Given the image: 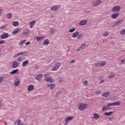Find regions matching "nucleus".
<instances>
[{"label":"nucleus","instance_id":"ddd939ff","mask_svg":"<svg viewBox=\"0 0 125 125\" xmlns=\"http://www.w3.org/2000/svg\"><path fill=\"white\" fill-rule=\"evenodd\" d=\"M44 39H45V36H40L36 38L37 42H42Z\"/></svg>","mask_w":125,"mask_h":125},{"label":"nucleus","instance_id":"bb28decb","mask_svg":"<svg viewBox=\"0 0 125 125\" xmlns=\"http://www.w3.org/2000/svg\"><path fill=\"white\" fill-rule=\"evenodd\" d=\"M6 18L9 20L11 19L12 18V14L11 13H8L6 15Z\"/></svg>","mask_w":125,"mask_h":125},{"label":"nucleus","instance_id":"c756f323","mask_svg":"<svg viewBox=\"0 0 125 125\" xmlns=\"http://www.w3.org/2000/svg\"><path fill=\"white\" fill-rule=\"evenodd\" d=\"M43 43L44 45H47L49 44V41L48 39H46L43 42Z\"/></svg>","mask_w":125,"mask_h":125},{"label":"nucleus","instance_id":"4c0bfd02","mask_svg":"<svg viewBox=\"0 0 125 125\" xmlns=\"http://www.w3.org/2000/svg\"><path fill=\"white\" fill-rule=\"evenodd\" d=\"M108 109H109V107H107V106H104L102 108V111L103 112H105V111H107V110H108Z\"/></svg>","mask_w":125,"mask_h":125},{"label":"nucleus","instance_id":"473e14b6","mask_svg":"<svg viewBox=\"0 0 125 125\" xmlns=\"http://www.w3.org/2000/svg\"><path fill=\"white\" fill-rule=\"evenodd\" d=\"M13 26L14 27H17V26L19 25V22L18 21H13L12 23Z\"/></svg>","mask_w":125,"mask_h":125},{"label":"nucleus","instance_id":"bf43d9fd","mask_svg":"<svg viewBox=\"0 0 125 125\" xmlns=\"http://www.w3.org/2000/svg\"><path fill=\"white\" fill-rule=\"evenodd\" d=\"M2 107V103L0 102V108H1Z\"/></svg>","mask_w":125,"mask_h":125},{"label":"nucleus","instance_id":"a19ab883","mask_svg":"<svg viewBox=\"0 0 125 125\" xmlns=\"http://www.w3.org/2000/svg\"><path fill=\"white\" fill-rule=\"evenodd\" d=\"M76 31V28H72L69 30V33H73V32H75Z\"/></svg>","mask_w":125,"mask_h":125},{"label":"nucleus","instance_id":"8fccbe9b","mask_svg":"<svg viewBox=\"0 0 125 125\" xmlns=\"http://www.w3.org/2000/svg\"><path fill=\"white\" fill-rule=\"evenodd\" d=\"M84 85H86L88 83L87 81H85L83 82Z\"/></svg>","mask_w":125,"mask_h":125},{"label":"nucleus","instance_id":"58836bf2","mask_svg":"<svg viewBox=\"0 0 125 125\" xmlns=\"http://www.w3.org/2000/svg\"><path fill=\"white\" fill-rule=\"evenodd\" d=\"M4 81V77H0V83H2Z\"/></svg>","mask_w":125,"mask_h":125},{"label":"nucleus","instance_id":"e433bc0d","mask_svg":"<svg viewBox=\"0 0 125 125\" xmlns=\"http://www.w3.org/2000/svg\"><path fill=\"white\" fill-rule=\"evenodd\" d=\"M120 35H125V29H122L120 31Z\"/></svg>","mask_w":125,"mask_h":125},{"label":"nucleus","instance_id":"393cba45","mask_svg":"<svg viewBox=\"0 0 125 125\" xmlns=\"http://www.w3.org/2000/svg\"><path fill=\"white\" fill-rule=\"evenodd\" d=\"M19 83H20V81H19V79H17L16 81H15L14 83L15 86H18V85H19Z\"/></svg>","mask_w":125,"mask_h":125},{"label":"nucleus","instance_id":"4be33fe9","mask_svg":"<svg viewBox=\"0 0 125 125\" xmlns=\"http://www.w3.org/2000/svg\"><path fill=\"white\" fill-rule=\"evenodd\" d=\"M79 34L80 32L76 31L72 34V37L74 38H77V37H78V36H79Z\"/></svg>","mask_w":125,"mask_h":125},{"label":"nucleus","instance_id":"2eb2a0df","mask_svg":"<svg viewBox=\"0 0 125 125\" xmlns=\"http://www.w3.org/2000/svg\"><path fill=\"white\" fill-rule=\"evenodd\" d=\"M86 23H87V20H82L79 22V25H80V26H84Z\"/></svg>","mask_w":125,"mask_h":125},{"label":"nucleus","instance_id":"f3484780","mask_svg":"<svg viewBox=\"0 0 125 125\" xmlns=\"http://www.w3.org/2000/svg\"><path fill=\"white\" fill-rule=\"evenodd\" d=\"M29 64V60H26L24 61L22 63V67L23 68H25V67L27 66V65Z\"/></svg>","mask_w":125,"mask_h":125},{"label":"nucleus","instance_id":"c9c22d12","mask_svg":"<svg viewBox=\"0 0 125 125\" xmlns=\"http://www.w3.org/2000/svg\"><path fill=\"white\" fill-rule=\"evenodd\" d=\"M17 72H18V69H15L14 70H13L12 71H11L10 74H11V75L13 74H16V73H17Z\"/></svg>","mask_w":125,"mask_h":125},{"label":"nucleus","instance_id":"20e7f679","mask_svg":"<svg viewBox=\"0 0 125 125\" xmlns=\"http://www.w3.org/2000/svg\"><path fill=\"white\" fill-rule=\"evenodd\" d=\"M19 65H20V63L17 62V61H15L13 62L12 68H13V69H15V68H18Z\"/></svg>","mask_w":125,"mask_h":125},{"label":"nucleus","instance_id":"7c9ffc66","mask_svg":"<svg viewBox=\"0 0 125 125\" xmlns=\"http://www.w3.org/2000/svg\"><path fill=\"white\" fill-rule=\"evenodd\" d=\"M108 78L109 79H113V78H115V74L113 72H111L108 76Z\"/></svg>","mask_w":125,"mask_h":125},{"label":"nucleus","instance_id":"412c9836","mask_svg":"<svg viewBox=\"0 0 125 125\" xmlns=\"http://www.w3.org/2000/svg\"><path fill=\"white\" fill-rule=\"evenodd\" d=\"M29 33H30V30L28 29H27L26 31H24L22 33V34L23 36H28V35H29Z\"/></svg>","mask_w":125,"mask_h":125},{"label":"nucleus","instance_id":"79ce46f5","mask_svg":"<svg viewBox=\"0 0 125 125\" xmlns=\"http://www.w3.org/2000/svg\"><path fill=\"white\" fill-rule=\"evenodd\" d=\"M82 38H83V35L82 34L78 35V36H77V40H81Z\"/></svg>","mask_w":125,"mask_h":125},{"label":"nucleus","instance_id":"ea45409f","mask_svg":"<svg viewBox=\"0 0 125 125\" xmlns=\"http://www.w3.org/2000/svg\"><path fill=\"white\" fill-rule=\"evenodd\" d=\"M50 75V73H47V74H44L43 76L45 77V79H46V78H48Z\"/></svg>","mask_w":125,"mask_h":125},{"label":"nucleus","instance_id":"aec40b11","mask_svg":"<svg viewBox=\"0 0 125 125\" xmlns=\"http://www.w3.org/2000/svg\"><path fill=\"white\" fill-rule=\"evenodd\" d=\"M36 20H34V21H31L29 22L30 28H33V27H34V25H35V24H36Z\"/></svg>","mask_w":125,"mask_h":125},{"label":"nucleus","instance_id":"9b49d317","mask_svg":"<svg viewBox=\"0 0 125 125\" xmlns=\"http://www.w3.org/2000/svg\"><path fill=\"white\" fill-rule=\"evenodd\" d=\"M120 13H113L111 15V18H112V19H117Z\"/></svg>","mask_w":125,"mask_h":125},{"label":"nucleus","instance_id":"13d9d810","mask_svg":"<svg viewBox=\"0 0 125 125\" xmlns=\"http://www.w3.org/2000/svg\"><path fill=\"white\" fill-rule=\"evenodd\" d=\"M104 83V81L103 80H102L101 81V82H100L99 83Z\"/></svg>","mask_w":125,"mask_h":125},{"label":"nucleus","instance_id":"39448f33","mask_svg":"<svg viewBox=\"0 0 125 125\" xmlns=\"http://www.w3.org/2000/svg\"><path fill=\"white\" fill-rule=\"evenodd\" d=\"M102 2L101 0H97L96 1L92 3V6L94 7L98 6Z\"/></svg>","mask_w":125,"mask_h":125},{"label":"nucleus","instance_id":"864d4df0","mask_svg":"<svg viewBox=\"0 0 125 125\" xmlns=\"http://www.w3.org/2000/svg\"><path fill=\"white\" fill-rule=\"evenodd\" d=\"M113 119H114V116L109 118V121H113Z\"/></svg>","mask_w":125,"mask_h":125},{"label":"nucleus","instance_id":"37998d69","mask_svg":"<svg viewBox=\"0 0 125 125\" xmlns=\"http://www.w3.org/2000/svg\"><path fill=\"white\" fill-rule=\"evenodd\" d=\"M18 61H19V62H22V61H23V58L22 57H20L18 59Z\"/></svg>","mask_w":125,"mask_h":125},{"label":"nucleus","instance_id":"5701e85b","mask_svg":"<svg viewBox=\"0 0 125 125\" xmlns=\"http://www.w3.org/2000/svg\"><path fill=\"white\" fill-rule=\"evenodd\" d=\"M7 26H8V24H4L3 25H1L0 27V30H5V29H6V28H7Z\"/></svg>","mask_w":125,"mask_h":125},{"label":"nucleus","instance_id":"9d476101","mask_svg":"<svg viewBox=\"0 0 125 125\" xmlns=\"http://www.w3.org/2000/svg\"><path fill=\"white\" fill-rule=\"evenodd\" d=\"M73 119H74V117H73V116L67 117L66 118V119L65 120V122L66 123H64V125H67V124H68L69 123V122H70V121H72V120H73Z\"/></svg>","mask_w":125,"mask_h":125},{"label":"nucleus","instance_id":"6e6d98bb","mask_svg":"<svg viewBox=\"0 0 125 125\" xmlns=\"http://www.w3.org/2000/svg\"><path fill=\"white\" fill-rule=\"evenodd\" d=\"M70 63L71 64L73 63H75V60H72L70 62Z\"/></svg>","mask_w":125,"mask_h":125},{"label":"nucleus","instance_id":"cd10ccee","mask_svg":"<svg viewBox=\"0 0 125 125\" xmlns=\"http://www.w3.org/2000/svg\"><path fill=\"white\" fill-rule=\"evenodd\" d=\"M26 42V40H21L19 42V44L21 46L23 45V44H24V43H25Z\"/></svg>","mask_w":125,"mask_h":125},{"label":"nucleus","instance_id":"69168bd1","mask_svg":"<svg viewBox=\"0 0 125 125\" xmlns=\"http://www.w3.org/2000/svg\"><path fill=\"white\" fill-rule=\"evenodd\" d=\"M0 55H1V54H0Z\"/></svg>","mask_w":125,"mask_h":125},{"label":"nucleus","instance_id":"7ed1b4c3","mask_svg":"<svg viewBox=\"0 0 125 125\" xmlns=\"http://www.w3.org/2000/svg\"><path fill=\"white\" fill-rule=\"evenodd\" d=\"M121 6L117 5L114 6L112 9V12H119L121 10Z\"/></svg>","mask_w":125,"mask_h":125},{"label":"nucleus","instance_id":"1a4fd4ad","mask_svg":"<svg viewBox=\"0 0 125 125\" xmlns=\"http://www.w3.org/2000/svg\"><path fill=\"white\" fill-rule=\"evenodd\" d=\"M88 45H86L85 43H83L82 45L77 49V51H80V50H83V49H84L85 47H87Z\"/></svg>","mask_w":125,"mask_h":125},{"label":"nucleus","instance_id":"052dcab7","mask_svg":"<svg viewBox=\"0 0 125 125\" xmlns=\"http://www.w3.org/2000/svg\"><path fill=\"white\" fill-rule=\"evenodd\" d=\"M17 123H18V121H15V123H14L15 125H16V124H17Z\"/></svg>","mask_w":125,"mask_h":125},{"label":"nucleus","instance_id":"72a5a7b5","mask_svg":"<svg viewBox=\"0 0 125 125\" xmlns=\"http://www.w3.org/2000/svg\"><path fill=\"white\" fill-rule=\"evenodd\" d=\"M103 36H104V37H108L109 36V32L105 31L103 33Z\"/></svg>","mask_w":125,"mask_h":125},{"label":"nucleus","instance_id":"a878e982","mask_svg":"<svg viewBox=\"0 0 125 125\" xmlns=\"http://www.w3.org/2000/svg\"><path fill=\"white\" fill-rule=\"evenodd\" d=\"M21 31V28H19V29H16L14 31H13L12 34L13 35H16V34H18L19 32Z\"/></svg>","mask_w":125,"mask_h":125},{"label":"nucleus","instance_id":"4d7b16f0","mask_svg":"<svg viewBox=\"0 0 125 125\" xmlns=\"http://www.w3.org/2000/svg\"><path fill=\"white\" fill-rule=\"evenodd\" d=\"M60 94H61V92L59 91V92H57V96L59 95Z\"/></svg>","mask_w":125,"mask_h":125},{"label":"nucleus","instance_id":"6ab92c4d","mask_svg":"<svg viewBox=\"0 0 125 125\" xmlns=\"http://www.w3.org/2000/svg\"><path fill=\"white\" fill-rule=\"evenodd\" d=\"M102 96L105 98L109 97V96H110V92H105L104 93L102 94Z\"/></svg>","mask_w":125,"mask_h":125},{"label":"nucleus","instance_id":"680f3d73","mask_svg":"<svg viewBox=\"0 0 125 125\" xmlns=\"http://www.w3.org/2000/svg\"><path fill=\"white\" fill-rule=\"evenodd\" d=\"M19 55H20V53L17 54V56H19Z\"/></svg>","mask_w":125,"mask_h":125},{"label":"nucleus","instance_id":"0e129e2a","mask_svg":"<svg viewBox=\"0 0 125 125\" xmlns=\"http://www.w3.org/2000/svg\"><path fill=\"white\" fill-rule=\"evenodd\" d=\"M16 56H17V55L15 56L14 57V58H15L16 57Z\"/></svg>","mask_w":125,"mask_h":125},{"label":"nucleus","instance_id":"a18cd8bd","mask_svg":"<svg viewBox=\"0 0 125 125\" xmlns=\"http://www.w3.org/2000/svg\"><path fill=\"white\" fill-rule=\"evenodd\" d=\"M18 122V125H24L23 123H22V122H21V120H19Z\"/></svg>","mask_w":125,"mask_h":125},{"label":"nucleus","instance_id":"0eeeda50","mask_svg":"<svg viewBox=\"0 0 125 125\" xmlns=\"http://www.w3.org/2000/svg\"><path fill=\"white\" fill-rule=\"evenodd\" d=\"M61 64L59 62H57L56 64L55 65V66L52 68V71H57L58 69H59V67H60Z\"/></svg>","mask_w":125,"mask_h":125},{"label":"nucleus","instance_id":"b1692460","mask_svg":"<svg viewBox=\"0 0 125 125\" xmlns=\"http://www.w3.org/2000/svg\"><path fill=\"white\" fill-rule=\"evenodd\" d=\"M99 118V115L97 114V113H93L92 119H95V120Z\"/></svg>","mask_w":125,"mask_h":125},{"label":"nucleus","instance_id":"e2e57ef3","mask_svg":"<svg viewBox=\"0 0 125 125\" xmlns=\"http://www.w3.org/2000/svg\"><path fill=\"white\" fill-rule=\"evenodd\" d=\"M97 93L99 94L100 93V92H97Z\"/></svg>","mask_w":125,"mask_h":125},{"label":"nucleus","instance_id":"a211bd4d","mask_svg":"<svg viewBox=\"0 0 125 125\" xmlns=\"http://www.w3.org/2000/svg\"><path fill=\"white\" fill-rule=\"evenodd\" d=\"M47 87L49 88L50 89H53L55 88V83L49 84L47 85Z\"/></svg>","mask_w":125,"mask_h":125},{"label":"nucleus","instance_id":"dca6fc26","mask_svg":"<svg viewBox=\"0 0 125 125\" xmlns=\"http://www.w3.org/2000/svg\"><path fill=\"white\" fill-rule=\"evenodd\" d=\"M36 80L38 81L39 82L42 81V74H39L36 77Z\"/></svg>","mask_w":125,"mask_h":125},{"label":"nucleus","instance_id":"c85d7f7f","mask_svg":"<svg viewBox=\"0 0 125 125\" xmlns=\"http://www.w3.org/2000/svg\"><path fill=\"white\" fill-rule=\"evenodd\" d=\"M33 89H34V85H30L28 86V91H32V90H33Z\"/></svg>","mask_w":125,"mask_h":125},{"label":"nucleus","instance_id":"4468645a","mask_svg":"<svg viewBox=\"0 0 125 125\" xmlns=\"http://www.w3.org/2000/svg\"><path fill=\"white\" fill-rule=\"evenodd\" d=\"M9 37V34L7 33H4L1 36V39H7Z\"/></svg>","mask_w":125,"mask_h":125},{"label":"nucleus","instance_id":"f8f14e48","mask_svg":"<svg viewBox=\"0 0 125 125\" xmlns=\"http://www.w3.org/2000/svg\"><path fill=\"white\" fill-rule=\"evenodd\" d=\"M123 20H120L116 22H115V24L112 26V27H115V26H120L122 23H123Z\"/></svg>","mask_w":125,"mask_h":125},{"label":"nucleus","instance_id":"2f4dec72","mask_svg":"<svg viewBox=\"0 0 125 125\" xmlns=\"http://www.w3.org/2000/svg\"><path fill=\"white\" fill-rule=\"evenodd\" d=\"M106 65V62L103 61V62H100V66L101 67H103Z\"/></svg>","mask_w":125,"mask_h":125},{"label":"nucleus","instance_id":"6e6552de","mask_svg":"<svg viewBox=\"0 0 125 125\" xmlns=\"http://www.w3.org/2000/svg\"><path fill=\"white\" fill-rule=\"evenodd\" d=\"M45 81L47 82V83H54V82H55V81L52 79V77H46V79H45Z\"/></svg>","mask_w":125,"mask_h":125},{"label":"nucleus","instance_id":"423d86ee","mask_svg":"<svg viewBox=\"0 0 125 125\" xmlns=\"http://www.w3.org/2000/svg\"><path fill=\"white\" fill-rule=\"evenodd\" d=\"M60 7H61L59 6V5H55L51 7V11H53L54 12H55V11H56L57 10H58V9H59Z\"/></svg>","mask_w":125,"mask_h":125},{"label":"nucleus","instance_id":"49530a36","mask_svg":"<svg viewBox=\"0 0 125 125\" xmlns=\"http://www.w3.org/2000/svg\"><path fill=\"white\" fill-rule=\"evenodd\" d=\"M55 31V30L53 28H51L50 32L51 34H53V33H54Z\"/></svg>","mask_w":125,"mask_h":125},{"label":"nucleus","instance_id":"de8ad7c7","mask_svg":"<svg viewBox=\"0 0 125 125\" xmlns=\"http://www.w3.org/2000/svg\"><path fill=\"white\" fill-rule=\"evenodd\" d=\"M2 12H3V10L2 9H0V16L2 15Z\"/></svg>","mask_w":125,"mask_h":125},{"label":"nucleus","instance_id":"3c124183","mask_svg":"<svg viewBox=\"0 0 125 125\" xmlns=\"http://www.w3.org/2000/svg\"><path fill=\"white\" fill-rule=\"evenodd\" d=\"M20 55H24L25 54H26V52H23L21 53H20Z\"/></svg>","mask_w":125,"mask_h":125},{"label":"nucleus","instance_id":"603ef678","mask_svg":"<svg viewBox=\"0 0 125 125\" xmlns=\"http://www.w3.org/2000/svg\"><path fill=\"white\" fill-rule=\"evenodd\" d=\"M121 63L122 64H125V59L121 60Z\"/></svg>","mask_w":125,"mask_h":125},{"label":"nucleus","instance_id":"f257e3e1","mask_svg":"<svg viewBox=\"0 0 125 125\" xmlns=\"http://www.w3.org/2000/svg\"><path fill=\"white\" fill-rule=\"evenodd\" d=\"M121 103L120 102H116L114 103H110L107 104V106L110 107V106H120Z\"/></svg>","mask_w":125,"mask_h":125},{"label":"nucleus","instance_id":"f704fd0d","mask_svg":"<svg viewBox=\"0 0 125 125\" xmlns=\"http://www.w3.org/2000/svg\"><path fill=\"white\" fill-rule=\"evenodd\" d=\"M113 113H114V112H113V111H111L109 112H105L104 115L105 116H110V115H112V114H113Z\"/></svg>","mask_w":125,"mask_h":125},{"label":"nucleus","instance_id":"f03ea898","mask_svg":"<svg viewBox=\"0 0 125 125\" xmlns=\"http://www.w3.org/2000/svg\"><path fill=\"white\" fill-rule=\"evenodd\" d=\"M87 107V104H81L79 106L78 109L80 111H83Z\"/></svg>","mask_w":125,"mask_h":125},{"label":"nucleus","instance_id":"c03bdc74","mask_svg":"<svg viewBox=\"0 0 125 125\" xmlns=\"http://www.w3.org/2000/svg\"><path fill=\"white\" fill-rule=\"evenodd\" d=\"M95 65L96 66V67H99V66H100V62H98L95 63Z\"/></svg>","mask_w":125,"mask_h":125},{"label":"nucleus","instance_id":"5fc2aeb1","mask_svg":"<svg viewBox=\"0 0 125 125\" xmlns=\"http://www.w3.org/2000/svg\"><path fill=\"white\" fill-rule=\"evenodd\" d=\"M30 43H31V42H28L25 43V45H29V44H30Z\"/></svg>","mask_w":125,"mask_h":125},{"label":"nucleus","instance_id":"09e8293b","mask_svg":"<svg viewBox=\"0 0 125 125\" xmlns=\"http://www.w3.org/2000/svg\"><path fill=\"white\" fill-rule=\"evenodd\" d=\"M5 42V41L4 40H2L0 41V44H3Z\"/></svg>","mask_w":125,"mask_h":125}]
</instances>
